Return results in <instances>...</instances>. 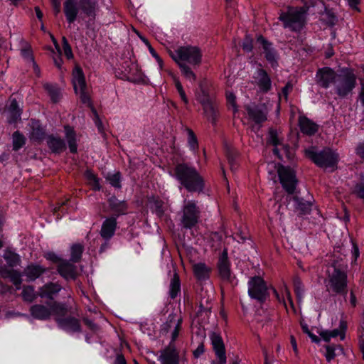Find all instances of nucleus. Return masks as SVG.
Masks as SVG:
<instances>
[{
  "label": "nucleus",
  "instance_id": "nucleus-1",
  "mask_svg": "<svg viewBox=\"0 0 364 364\" xmlns=\"http://www.w3.org/2000/svg\"><path fill=\"white\" fill-rule=\"evenodd\" d=\"M173 176L188 192H203L205 181L198 171L188 163H180L173 169Z\"/></svg>",
  "mask_w": 364,
  "mask_h": 364
},
{
  "label": "nucleus",
  "instance_id": "nucleus-2",
  "mask_svg": "<svg viewBox=\"0 0 364 364\" xmlns=\"http://www.w3.org/2000/svg\"><path fill=\"white\" fill-rule=\"evenodd\" d=\"M98 9L97 0H79V6L77 0H65L63 4V11L69 23L75 21L79 10L90 20H95Z\"/></svg>",
  "mask_w": 364,
  "mask_h": 364
},
{
  "label": "nucleus",
  "instance_id": "nucleus-3",
  "mask_svg": "<svg viewBox=\"0 0 364 364\" xmlns=\"http://www.w3.org/2000/svg\"><path fill=\"white\" fill-rule=\"evenodd\" d=\"M47 305L34 304L30 307L29 312L33 318L38 320H49L53 314L56 316H66L68 313V306L65 303L52 301L46 303Z\"/></svg>",
  "mask_w": 364,
  "mask_h": 364
},
{
  "label": "nucleus",
  "instance_id": "nucleus-4",
  "mask_svg": "<svg viewBox=\"0 0 364 364\" xmlns=\"http://www.w3.org/2000/svg\"><path fill=\"white\" fill-rule=\"evenodd\" d=\"M309 6L289 7L287 11L282 12L279 19L286 28L291 31H300L306 23V14Z\"/></svg>",
  "mask_w": 364,
  "mask_h": 364
},
{
  "label": "nucleus",
  "instance_id": "nucleus-5",
  "mask_svg": "<svg viewBox=\"0 0 364 364\" xmlns=\"http://www.w3.org/2000/svg\"><path fill=\"white\" fill-rule=\"evenodd\" d=\"M306 156L320 168H334L338 163V155L331 149L326 148L317 151L315 147H311L305 151Z\"/></svg>",
  "mask_w": 364,
  "mask_h": 364
},
{
  "label": "nucleus",
  "instance_id": "nucleus-6",
  "mask_svg": "<svg viewBox=\"0 0 364 364\" xmlns=\"http://www.w3.org/2000/svg\"><path fill=\"white\" fill-rule=\"evenodd\" d=\"M334 269L329 276V283L333 292L336 294H346L347 291V265H337L333 262Z\"/></svg>",
  "mask_w": 364,
  "mask_h": 364
},
{
  "label": "nucleus",
  "instance_id": "nucleus-7",
  "mask_svg": "<svg viewBox=\"0 0 364 364\" xmlns=\"http://www.w3.org/2000/svg\"><path fill=\"white\" fill-rule=\"evenodd\" d=\"M200 218V209L195 200L185 203L182 209L181 224L184 229H191L196 226Z\"/></svg>",
  "mask_w": 364,
  "mask_h": 364
},
{
  "label": "nucleus",
  "instance_id": "nucleus-8",
  "mask_svg": "<svg viewBox=\"0 0 364 364\" xmlns=\"http://www.w3.org/2000/svg\"><path fill=\"white\" fill-rule=\"evenodd\" d=\"M277 171L282 188L288 194H294L298 183L296 173L289 166L278 164Z\"/></svg>",
  "mask_w": 364,
  "mask_h": 364
},
{
  "label": "nucleus",
  "instance_id": "nucleus-9",
  "mask_svg": "<svg viewBox=\"0 0 364 364\" xmlns=\"http://www.w3.org/2000/svg\"><path fill=\"white\" fill-rule=\"evenodd\" d=\"M249 296L260 303H264L269 296L268 287L259 276L251 277L248 281Z\"/></svg>",
  "mask_w": 364,
  "mask_h": 364
},
{
  "label": "nucleus",
  "instance_id": "nucleus-10",
  "mask_svg": "<svg viewBox=\"0 0 364 364\" xmlns=\"http://www.w3.org/2000/svg\"><path fill=\"white\" fill-rule=\"evenodd\" d=\"M336 93L341 98L352 92L356 85V76L352 72L338 75L335 82Z\"/></svg>",
  "mask_w": 364,
  "mask_h": 364
},
{
  "label": "nucleus",
  "instance_id": "nucleus-11",
  "mask_svg": "<svg viewBox=\"0 0 364 364\" xmlns=\"http://www.w3.org/2000/svg\"><path fill=\"white\" fill-rule=\"evenodd\" d=\"M176 55L172 56L173 60L178 62H187L194 66L199 65L201 63L202 54L198 47L182 46L176 51Z\"/></svg>",
  "mask_w": 364,
  "mask_h": 364
},
{
  "label": "nucleus",
  "instance_id": "nucleus-12",
  "mask_svg": "<svg viewBox=\"0 0 364 364\" xmlns=\"http://www.w3.org/2000/svg\"><path fill=\"white\" fill-rule=\"evenodd\" d=\"M73 84L77 94L83 104H90V97L87 92V85L85 75L82 68L77 65L73 71Z\"/></svg>",
  "mask_w": 364,
  "mask_h": 364
},
{
  "label": "nucleus",
  "instance_id": "nucleus-13",
  "mask_svg": "<svg viewBox=\"0 0 364 364\" xmlns=\"http://www.w3.org/2000/svg\"><path fill=\"white\" fill-rule=\"evenodd\" d=\"M183 319L181 316H178L176 314L171 313L170 314L166 319V321L164 322L161 326V332L163 334L168 333L171 328H173L171 333V341H175L179 334V332L181 329Z\"/></svg>",
  "mask_w": 364,
  "mask_h": 364
},
{
  "label": "nucleus",
  "instance_id": "nucleus-14",
  "mask_svg": "<svg viewBox=\"0 0 364 364\" xmlns=\"http://www.w3.org/2000/svg\"><path fill=\"white\" fill-rule=\"evenodd\" d=\"M337 73L329 67L318 68L316 73L315 81L319 87L327 89L331 84H334L337 78Z\"/></svg>",
  "mask_w": 364,
  "mask_h": 364
},
{
  "label": "nucleus",
  "instance_id": "nucleus-15",
  "mask_svg": "<svg viewBox=\"0 0 364 364\" xmlns=\"http://www.w3.org/2000/svg\"><path fill=\"white\" fill-rule=\"evenodd\" d=\"M213 350L218 360H213L212 364H225L227 358L223 340L219 333H211L210 336Z\"/></svg>",
  "mask_w": 364,
  "mask_h": 364
},
{
  "label": "nucleus",
  "instance_id": "nucleus-16",
  "mask_svg": "<svg viewBox=\"0 0 364 364\" xmlns=\"http://www.w3.org/2000/svg\"><path fill=\"white\" fill-rule=\"evenodd\" d=\"M257 43L261 46L264 58L271 64L272 67H277L278 65V53L273 47L272 43L262 35L257 36Z\"/></svg>",
  "mask_w": 364,
  "mask_h": 364
},
{
  "label": "nucleus",
  "instance_id": "nucleus-17",
  "mask_svg": "<svg viewBox=\"0 0 364 364\" xmlns=\"http://www.w3.org/2000/svg\"><path fill=\"white\" fill-rule=\"evenodd\" d=\"M55 321L58 326L65 331L71 333L82 332L80 321L75 317L70 316H56Z\"/></svg>",
  "mask_w": 364,
  "mask_h": 364
},
{
  "label": "nucleus",
  "instance_id": "nucleus-18",
  "mask_svg": "<svg viewBox=\"0 0 364 364\" xmlns=\"http://www.w3.org/2000/svg\"><path fill=\"white\" fill-rule=\"evenodd\" d=\"M175 341L169 344L161 351L159 360L161 364H179V352L176 349Z\"/></svg>",
  "mask_w": 364,
  "mask_h": 364
},
{
  "label": "nucleus",
  "instance_id": "nucleus-19",
  "mask_svg": "<svg viewBox=\"0 0 364 364\" xmlns=\"http://www.w3.org/2000/svg\"><path fill=\"white\" fill-rule=\"evenodd\" d=\"M217 267L220 279L224 282H230L231 277L230 262L228 259L226 248L223 250L219 256Z\"/></svg>",
  "mask_w": 364,
  "mask_h": 364
},
{
  "label": "nucleus",
  "instance_id": "nucleus-20",
  "mask_svg": "<svg viewBox=\"0 0 364 364\" xmlns=\"http://www.w3.org/2000/svg\"><path fill=\"white\" fill-rule=\"evenodd\" d=\"M57 272L65 280H75L78 276L77 267L70 260L63 259L57 265Z\"/></svg>",
  "mask_w": 364,
  "mask_h": 364
},
{
  "label": "nucleus",
  "instance_id": "nucleus-21",
  "mask_svg": "<svg viewBox=\"0 0 364 364\" xmlns=\"http://www.w3.org/2000/svg\"><path fill=\"white\" fill-rule=\"evenodd\" d=\"M245 109L250 119L255 124H261L267 119V109L259 105H246Z\"/></svg>",
  "mask_w": 364,
  "mask_h": 364
},
{
  "label": "nucleus",
  "instance_id": "nucleus-22",
  "mask_svg": "<svg viewBox=\"0 0 364 364\" xmlns=\"http://www.w3.org/2000/svg\"><path fill=\"white\" fill-rule=\"evenodd\" d=\"M201 105L205 117L213 124H215L218 117V108L215 100L208 101L207 99H203L201 100Z\"/></svg>",
  "mask_w": 364,
  "mask_h": 364
},
{
  "label": "nucleus",
  "instance_id": "nucleus-23",
  "mask_svg": "<svg viewBox=\"0 0 364 364\" xmlns=\"http://www.w3.org/2000/svg\"><path fill=\"white\" fill-rule=\"evenodd\" d=\"M256 75L255 79L259 90L263 93L269 92L272 90V80L267 71L262 68H259Z\"/></svg>",
  "mask_w": 364,
  "mask_h": 364
},
{
  "label": "nucleus",
  "instance_id": "nucleus-24",
  "mask_svg": "<svg viewBox=\"0 0 364 364\" xmlns=\"http://www.w3.org/2000/svg\"><path fill=\"white\" fill-rule=\"evenodd\" d=\"M109 208L113 212L112 216L116 218L120 215H126L128 210V204L126 200H119L115 196H112L108 199Z\"/></svg>",
  "mask_w": 364,
  "mask_h": 364
},
{
  "label": "nucleus",
  "instance_id": "nucleus-25",
  "mask_svg": "<svg viewBox=\"0 0 364 364\" xmlns=\"http://www.w3.org/2000/svg\"><path fill=\"white\" fill-rule=\"evenodd\" d=\"M117 222L116 217L111 216L106 218L102 223L100 235L105 240H110L114 235L117 229Z\"/></svg>",
  "mask_w": 364,
  "mask_h": 364
},
{
  "label": "nucleus",
  "instance_id": "nucleus-26",
  "mask_svg": "<svg viewBox=\"0 0 364 364\" xmlns=\"http://www.w3.org/2000/svg\"><path fill=\"white\" fill-rule=\"evenodd\" d=\"M61 289L62 287L59 284L49 282L39 288L38 295L41 298L53 300L55 296H56Z\"/></svg>",
  "mask_w": 364,
  "mask_h": 364
},
{
  "label": "nucleus",
  "instance_id": "nucleus-27",
  "mask_svg": "<svg viewBox=\"0 0 364 364\" xmlns=\"http://www.w3.org/2000/svg\"><path fill=\"white\" fill-rule=\"evenodd\" d=\"M47 270L46 268L40 264L31 263L25 267L23 274L26 277L28 282H32L39 278L42 274L46 273Z\"/></svg>",
  "mask_w": 364,
  "mask_h": 364
},
{
  "label": "nucleus",
  "instance_id": "nucleus-28",
  "mask_svg": "<svg viewBox=\"0 0 364 364\" xmlns=\"http://www.w3.org/2000/svg\"><path fill=\"white\" fill-rule=\"evenodd\" d=\"M0 274L4 279H9L16 289H20L22 283V274L20 272L14 269H8L6 267H0Z\"/></svg>",
  "mask_w": 364,
  "mask_h": 364
},
{
  "label": "nucleus",
  "instance_id": "nucleus-29",
  "mask_svg": "<svg viewBox=\"0 0 364 364\" xmlns=\"http://www.w3.org/2000/svg\"><path fill=\"white\" fill-rule=\"evenodd\" d=\"M299 126L301 132L309 136L315 134L318 131V125L305 116L299 117Z\"/></svg>",
  "mask_w": 364,
  "mask_h": 364
},
{
  "label": "nucleus",
  "instance_id": "nucleus-30",
  "mask_svg": "<svg viewBox=\"0 0 364 364\" xmlns=\"http://www.w3.org/2000/svg\"><path fill=\"white\" fill-rule=\"evenodd\" d=\"M47 145L54 154H61L66 149V145L60 137L49 135L47 138Z\"/></svg>",
  "mask_w": 364,
  "mask_h": 364
},
{
  "label": "nucleus",
  "instance_id": "nucleus-31",
  "mask_svg": "<svg viewBox=\"0 0 364 364\" xmlns=\"http://www.w3.org/2000/svg\"><path fill=\"white\" fill-rule=\"evenodd\" d=\"M10 104L8 107L9 117L8 118V122L9 124H14L18 119H21L22 110L19 107L17 100L15 98L11 97L9 98Z\"/></svg>",
  "mask_w": 364,
  "mask_h": 364
},
{
  "label": "nucleus",
  "instance_id": "nucleus-32",
  "mask_svg": "<svg viewBox=\"0 0 364 364\" xmlns=\"http://www.w3.org/2000/svg\"><path fill=\"white\" fill-rule=\"evenodd\" d=\"M64 129L69 150L70 153L76 154L77 151V134L74 129L69 125L64 126Z\"/></svg>",
  "mask_w": 364,
  "mask_h": 364
},
{
  "label": "nucleus",
  "instance_id": "nucleus-33",
  "mask_svg": "<svg viewBox=\"0 0 364 364\" xmlns=\"http://www.w3.org/2000/svg\"><path fill=\"white\" fill-rule=\"evenodd\" d=\"M346 328V323L345 321H341L339 329L321 331L320 333V336L326 342H328L331 338H336L337 336H340L341 340H343L345 338V331Z\"/></svg>",
  "mask_w": 364,
  "mask_h": 364
},
{
  "label": "nucleus",
  "instance_id": "nucleus-34",
  "mask_svg": "<svg viewBox=\"0 0 364 364\" xmlns=\"http://www.w3.org/2000/svg\"><path fill=\"white\" fill-rule=\"evenodd\" d=\"M181 294V280L178 272L175 270L170 280L168 295L171 299H176Z\"/></svg>",
  "mask_w": 364,
  "mask_h": 364
},
{
  "label": "nucleus",
  "instance_id": "nucleus-35",
  "mask_svg": "<svg viewBox=\"0 0 364 364\" xmlns=\"http://www.w3.org/2000/svg\"><path fill=\"white\" fill-rule=\"evenodd\" d=\"M195 277L198 280H205L209 278L210 269L203 262L195 264L193 267Z\"/></svg>",
  "mask_w": 364,
  "mask_h": 364
},
{
  "label": "nucleus",
  "instance_id": "nucleus-36",
  "mask_svg": "<svg viewBox=\"0 0 364 364\" xmlns=\"http://www.w3.org/2000/svg\"><path fill=\"white\" fill-rule=\"evenodd\" d=\"M294 200L296 203V209L299 211L300 215L309 214L311 210L312 203L310 201L305 200L304 198L298 196H294Z\"/></svg>",
  "mask_w": 364,
  "mask_h": 364
},
{
  "label": "nucleus",
  "instance_id": "nucleus-37",
  "mask_svg": "<svg viewBox=\"0 0 364 364\" xmlns=\"http://www.w3.org/2000/svg\"><path fill=\"white\" fill-rule=\"evenodd\" d=\"M45 131L40 125L38 122H33L31 126V132L30 133V139L41 141L45 138Z\"/></svg>",
  "mask_w": 364,
  "mask_h": 364
},
{
  "label": "nucleus",
  "instance_id": "nucleus-38",
  "mask_svg": "<svg viewBox=\"0 0 364 364\" xmlns=\"http://www.w3.org/2000/svg\"><path fill=\"white\" fill-rule=\"evenodd\" d=\"M3 257L10 267H14L21 262L20 256L9 249L5 250Z\"/></svg>",
  "mask_w": 364,
  "mask_h": 364
},
{
  "label": "nucleus",
  "instance_id": "nucleus-39",
  "mask_svg": "<svg viewBox=\"0 0 364 364\" xmlns=\"http://www.w3.org/2000/svg\"><path fill=\"white\" fill-rule=\"evenodd\" d=\"M84 251V246L80 243L73 244L71 247L70 260L73 263H77L81 260Z\"/></svg>",
  "mask_w": 364,
  "mask_h": 364
},
{
  "label": "nucleus",
  "instance_id": "nucleus-40",
  "mask_svg": "<svg viewBox=\"0 0 364 364\" xmlns=\"http://www.w3.org/2000/svg\"><path fill=\"white\" fill-rule=\"evenodd\" d=\"M26 144V137L19 131H16L12 134L13 150L18 151Z\"/></svg>",
  "mask_w": 364,
  "mask_h": 364
},
{
  "label": "nucleus",
  "instance_id": "nucleus-41",
  "mask_svg": "<svg viewBox=\"0 0 364 364\" xmlns=\"http://www.w3.org/2000/svg\"><path fill=\"white\" fill-rule=\"evenodd\" d=\"M105 179L114 188L120 189L122 188V175L119 171L114 173H107Z\"/></svg>",
  "mask_w": 364,
  "mask_h": 364
},
{
  "label": "nucleus",
  "instance_id": "nucleus-42",
  "mask_svg": "<svg viewBox=\"0 0 364 364\" xmlns=\"http://www.w3.org/2000/svg\"><path fill=\"white\" fill-rule=\"evenodd\" d=\"M44 89L48 92L51 100L57 102L60 99V92L58 87L52 84L46 83L43 85Z\"/></svg>",
  "mask_w": 364,
  "mask_h": 364
},
{
  "label": "nucleus",
  "instance_id": "nucleus-43",
  "mask_svg": "<svg viewBox=\"0 0 364 364\" xmlns=\"http://www.w3.org/2000/svg\"><path fill=\"white\" fill-rule=\"evenodd\" d=\"M150 203H153L155 213L159 217H161L164 213V202L159 198L151 196L148 199Z\"/></svg>",
  "mask_w": 364,
  "mask_h": 364
},
{
  "label": "nucleus",
  "instance_id": "nucleus-44",
  "mask_svg": "<svg viewBox=\"0 0 364 364\" xmlns=\"http://www.w3.org/2000/svg\"><path fill=\"white\" fill-rule=\"evenodd\" d=\"M294 291L296 296L299 301H300L303 297L304 292V286L301 282V279L298 276H294L293 278Z\"/></svg>",
  "mask_w": 364,
  "mask_h": 364
},
{
  "label": "nucleus",
  "instance_id": "nucleus-45",
  "mask_svg": "<svg viewBox=\"0 0 364 364\" xmlns=\"http://www.w3.org/2000/svg\"><path fill=\"white\" fill-rule=\"evenodd\" d=\"M211 309L212 304L209 299H207L205 301L201 300L200 301L198 309L196 312V316L198 317L203 316V315L208 316V314L210 312Z\"/></svg>",
  "mask_w": 364,
  "mask_h": 364
},
{
  "label": "nucleus",
  "instance_id": "nucleus-46",
  "mask_svg": "<svg viewBox=\"0 0 364 364\" xmlns=\"http://www.w3.org/2000/svg\"><path fill=\"white\" fill-rule=\"evenodd\" d=\"M178 66L181 70L182 74L186 78L190 81L195 82L196 80V75L193 72L191 68L184 62H178Z\"/></svg>",
  "mask_w": 364,
  "mask_h": 364
},
{
  "label": "nucleus",
  "instance_id": "nucleus-47",
  "mask_svg": "<svg viewBox=\"0 0 364 364\" xmlns=\"http://www.w3.org/2000/svg\"><path fill=\"white\" fill-rule=\"evenodd\" d=\"M85 176L94 190H100L99 178L91 170H87L85 173Z\"/></svg>",
  "mask_w": 364,
  "mask_h": 364
},
{
  "label": "nucleus",
  "instance_id": "nucleus-48",
  "mask_svg": "<svg viewBox=\"0 0 364 364\" xmlns=\"http://www.w3.org/2000/svg\"><path fill=\"white\" fill-rule=\"evenodd\" d=\"M200 92L197 94V100L201 104V100H208V101H210L212 100H214V97L209 94L207 88H206V82H200L199 85Z\"/></svg>",
  "mask_w": 364,
  "mask_h": 364
},
{
  "label": "nucleus",
  "instance_id": "nucleus-49",
  "mask_svg": "<svg viewBox=\"0 0 364 364\" xmlns=\"http://www.w3.org/2000/svg\"><path fill=\"white\" fill-rule=\"evenodd\" d=\"M21 294L23 299L27 301L31 302L36 298L34 288L32 286L23 287Z\"/></svg>",
  "mask_w": 364,
  "mask_h": 364
},
{
  "label": "nucleus",
  "instance_id": "nucleus-50",
  "mask_svg": "<svg viewBox=\"0 0 364 364\" xmlns=\"http://www.w3.org/2000/svg\"><path fill=\"white\" fill-rule=\"evenodd\" d=\"M21 54L23 58L28 62H31L33 65L38 68V65L34 60L33 52L30 46H26L25 48L21 50Z\"/></svg>",
  "mask_w": 364,
  "mask_h": 364
},
{
  "label": "nucleus",
  "instance_id": "nucleus-51",
  "mask_svg": "<svg viewBox=\"0 0 364 364\" xmlns=\"http://www.w3.org/2000/svg\"><path fill=\"white\" fill-rule=\"evenodd\" d=\"M188 133V144L191 149L196 150L198 148V143L197 137L193 131L190 128L186 129Z\"/></svg>",
  "mask_w": 364,
  "mask_h": 364
},
{
  "label": "nucleus",
  "instance_id": "nucleus-52",
  "mask_svg": "<svg viewBox=\"0 0 364 364\" xmlns=\"http://www.w3.org/2000/svg\"><path fill=\"white\" fill-rule=\"evenodd\" d=\"M323 21L328 26H333L338 21L336 16L331 11H326L324 14Z\"/></svg>",
  "mask_w": 364,
  "mask_h": 364
},
{
  "label": "nucleus",
  "instance_id": "nucleus-53",
  "mask_svg": "<svg viewBox=\"0 0 364 364\" xmlns=\"http://www.w3.org/2000/svg\"><path fill=\"white\" fill-rule=\"evenodd\" d=\"M353 193L358 198L364 199V178L354 186Z\"/></svg>",
  "mask_w": 364,
  "mask_h": 364
},
{
  "label": "nucleus",
  "instance_id": "nucleus-54",
  "mask_svg": "<svg viewBox=\"0 0 364 364\" xmlns=\"http://www.w3.org/2000/svg\"><path fill=\"white\" fill-rule=\"evenodd\" d=\"M241 46L244 51L247 53H250L253 49V39L251 38L250 35H245Z\"/></svg>",
  "mask_w": 364,
  "mask_h": 364
},
{
  "label": "nucleus",
  "instance_id": "nucleus-55",
  "mask_svg": "<svg viewBox=\"0 0 364 364\" xmlns=\"http://www.w3.org/2000/svg\"><path fill=\"white\" fill-rule=\"evenodd\" d=\"M174 82H175L176 88L178 92L179 93V95H180L182 101L184 102L185 105H188V100L185 93V91L183 88V86H182L181 82L179 81V80L178 78H175Z\"/></svg>",
  "mask_w": 364,
  "mask_h": 364
},
{
  "label": "nucleus",
  "instance_id": "nucleus-56",
  "mask_svg": "<svg viewBox=\"0 0 364 364\" xmlns=\"http://www.w3.org/2000/svg\"><path fill=\"white\" fill-rule=\"evenodd\" d=\"M268 142L274 146H277L281 144L277 130L273 129H269Z\"/></svg>",
  "mask_w": 364,
  "mask_h": 364
},
{
  "label": "nucleus",
  "instance_id": "nucleus-57",
  "mask_svg": "<svg viewBox=\"0 0 364 364\" xmlns=\"http://www.w3.org/2000/svg\"><path fill=\"white\" fill-rule=\"evenodd\" d=\"M63 49L64 51L65 55L68 59H72L73 58V54L72 51L71 46H70L67 38L65 37H63Z\"/></svg>",
  "mask_w": 364,
  "mask_h": 364
},
{
  "label": "nucleus",
  "instance_id": "nucleus-58",
  "mask_svg": "<svg viewBox=\"0 0 364 364\" xmlns=\"http://www.w3.org/2000/svg\"><path fill=\"white\" fill-rule=\"evenodd\" d=\"M227 158H228V163H229V164L230 166V168L232 170L236 169L237 168V161H236L237 154L233 153V152L229 151L227 153Z\"/></svg>",
  "mask_w": 364,
  "mask_h": 364
},
{
  "label": "nucleus",
  "instance_id": "nucleus-59",
  "mask_svg": "<svg viewBox=\"0 0 364 364\" xmlns=\"http://www.w3.org/2000/svg\"><path fill=\"white\" fill-rule=\"evenodd\" d=\"M326 358L328 362H330L331 360L334 359L336 357V346L334 345H328L326 346Z\"/></svg>",
  "mask_w": 364,
  "mask_h": 364
},
{
  "label": "nucleus",
  "instance_id": "nucleus-60",
  "mask_svg": "<svg viewBox=\"0 0 364 364\" xmlns=\"http://www.w3.org/2000/svg\"><path fill=\"white\" fill-rule=\"evenodd\" d=\"M53 43L55 46V48L58 49V55L57 57H53V61H54V63L55 65V66L58 68V69H61L62 68V64H63V60L61 58V56H60V46H58V44L57 43V41L56 40L53 38Z\"/></svg>",
  "mask_w": 364,
  "mask_h": 364
},
{
  "label": "nucleus",
  "instance_id": "nucleus-61",
  "mask_svg": "<svg viewBox=\"0 0 364 364\" xmlns=\"http://www.w3.org/2000/svg\"><path fill=\"white\" fill-rule=\"evenodd\" d=\"M44 257L47 260H49L53 263L58 264L63 260L53 252H48L46 253Z\"/></svg>",
  "mask_w": 364,
  "mask_h": 364
},
{
  "label": "nucleus",
  "instance_id": "nucleus-62",
  "mask_svg": "<svg viewBox=\"0 0 364 364\" xmlns=\"http://www.w3.org/2000/svg\"><path fill=\"white\" fill-rule=\"evenodd\" d=\"M301 327L303 332L306 333L311 338L312 342L316 343H318L320 342V338L309 331L306 324L302 325Z\"/></svg>",
  "mask_w": 364,
  "mask_h": 364
},
{
  "label": "nucleus",
  "instance_id": "nucleus-63",
  "mask_svg": "<svg viewBox=\"0 0 364 364\" xmlns=\"http://www.w3.org/2000/svg\"><path fill=\"white\" fill-rule=\"evenodd\" d=\"M226 98H227L228 103L230 104L232 107L233 112H236L237 111V107L236 105L235 95L232 92L228 93L226 95Z\"/></svg>",
  "mask_w": 364,
  "mask_h": 364
},
{
  "label": "nucleus",
  "instance_id": "nucleus-64",
  "mask_svg": "<svg viewBox=\"0 0 364 364\" xmlns=\"http://www.w3.org/2000/svg\"><path fill=\"white\" fill-rule=\"evenodd\" d=\"M84 323L93 332H97L99 331L100 328L98 325L92 321L90 320L87 318H83Z\"/></svg>",
  "mask_w": 364,
  "mask_h": 364
}]
</instances>
